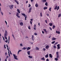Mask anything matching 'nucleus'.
<instances>
[{"mask_svg":"<svg viewBox=\"0 0 61 61\" xmlns=\"http://www.w3.org/2000/svg\"><path fill=\"white\" fill-rule=\"evenodd\" d=\"M56 57L55 58V60L56 61H57L58 59V58H59V53H58V52H56Z\"/></svg>","mask_w":61,"mask_h":61,"instance_id":"obj_1","label":"nucleus"},{"mask_svg":"<svg viewBox=\"0 0 61 61\" xmlns=\"http://www.w3.org/2000/svg\"><path fill=\"white\" fill-rule=\"evenodd\" d=\"M4 35L5 38L6 40L7 39V37H6V36H7V31L5 30Z\"/></svg>","mask_w":61,"mask_h":61,"instance_id":"obj_2","label":"nucleus"},{"mask_svg":"<svg viewBox=\"0 0 61 61\" xmlns=\"http://www.w3.org/2000/svg\"><path fill=\"white\" fill-rule=\"evenodd\" d=\"M13 56H14V58H15V59L16 60H18V59L17 58V56H16L15 55V54H13Z\"/></svg>","mask_w":61,"mask_h":61,"instance_id":"obj_3","label":"nucleus"},{"mask_svg":"<svg viewBox=\"0 0 61 61\" xmlns=\"http://www.w3.org/2000/svg\"><path fill=\"white\" fill-rule=\"evenodd\" d=\"M16 16L17 17H18V18H20V16H19V13H16Z\"/></svg>","mask_w":61,"mask_h":61,"instance_id":"obj_4","label":"nucleus"},{"mask_svg":"<svg viewBox=\"0 0 61 61\" xmlns=\"http://www.w3.org/2000/svg\"><path fill=\"white\" fill-rule=\"evenodd\" d=\"M14 6V5H11L9 6V7L10 8V9H12V8H13V6Z\"/></svg>","mask_w":61,"mask_h":61,"instance_id":"obj_5","label":"nucleus"},{"mask_svg":"<svg viewBox=\"0 0 61 61\" xmlns=\"http://www.w3.org/2000/svg\"><path fill=\"white\" fill-rule=\"evenodd\" d=\"M32 40H33V41H34V35H32Z\"/></svg>","mask_w":61,"mask_h":61,"instance_id":"obj_6","label":"nucleus"},{"mask_svg":"<svg viewBox=\"0 0 61 61\" xmlns=\"http://www.w3.org/2000/svg\"><path fill=\"white\" fill-rule=\"evenodd\" d=\"M32 10V7H30V8L29 11V13H30L31 12V10Z\"/></svg>","mask_w":61,"mask_h":61,"instance_id":"obj_7","label":"nucleus"},{"mask_svg":"<svg viewBox=\"0 0 61 61\" xmlns=\"http://www.w3.org/2000/svg\"><path fill=\"white\" fill-rule=\"evenodd\" d=\"M27 47L25 48V47H24L22 48V50H25L26 49H27Z\"/></svg>","mask_w":61,"mask_h":61,"instance_id":"obj_8","label":"nucleus"},{"mask_svg":"<svg viewBox=\"0 0 61 61\" xmlns=\"http://www.w3.org/2000/svg\"><path fill=\"white\" fill-rule=\"evenodd\" d=\"M56 39V38H54V37H53L52 38V41H54V40H55Z\"/></svg>","mask_w":61,"mask_h":61,"instance_id":"obj_9","label":"nucleus"},{"mask_svg":"<svg viewBox=\"0 0 61 61\" xmlns=\"http://www.w3.org/2000/svg\"><path fill=\"white\" fill-rule=\"evenodd\" d=\"M56 33L58 34H60V31H57V30L56 31Z\"/></svg>","mask_w":61,"mask_h":61,"instance_id":"obj_10","label":"nucleus"},{"mask_svg":"<svg viewBox=\"0 0 61 61\" xmlns=\"http://www.w3.org/2000/svg\"><path fill=\"white\" fill-rule=\"evenodd\" d=\"M49 56L50 57H51V58H52V57H53V56H52V55L51 54H49Z\"/></svg>","mask_w":61,"mask_h":61,"instance_id":"obj_11","label":"nucleus"},{"mask_svg":"<svg viewBox=\"0 0 61 61\" xmlns=\"http://www.w3.org/2000/svg\"><path fill=\"white\" fill-rule=\"evenodd\" d=\"M20 25H21V26H23V22H21L20 23Z\"/></svg>","mask_w":61,"mask_h":61,"instance_id":"obj_12","label":"nucleus"},{"mask_svg":"<svg viewBox=\"0 0 61 61\" xmlns=\"http://www.w3.org/2000/svg\"><path fill=\"white\" fill-rule=\"evenodd\" d=\"M27 54L28 55H30V51H29L27 52Z\"/></svg>","mask_w":61,"mask_h":61,"instance_id":"obj_13","label":"nucleus"},{"mask_svg":"<svg viewBox=\"0 0 61 61\" xmlns=\"http://www.w3.org/2000/svg\"><path fill=\"white\" fill-rule=\"evenodd\" d=\"M14 0L15 2H16L17 4V5H19V3H18V2L17 1H16V0Z\"/></svg>","mask_w":61,"mask_h":61,"instance_id":"obj_14","label":"nucleus"},{"mask_svg":"<svg viewBox=\"0 0 61 61\" xmlns=\"http://www.w3.org/2000/svg\"><path fill=\"white\" fill-rule=\"evenodd\" d=\"M45 57L46 58H47L48 57V54H46L45 56Z\"/></svg>","mask_w":61,"mask_h":61,"instance_id":"obj_15","label":"nucleus"},{"mask_svg":"<svg viewBox=\"0 0 61 61\" xmlns=\"http://www.w3.org/2000/svg\"><path fill=\"white\" fill-rule=\"evenodd\" d=\"M21 51H22V50H19L18 52V54H19V52H21Z\"/></svg>","mask_w":61,"mask_h":61,"instance_id":"obj_16","label":"nucleus"},{"mask_svg":"<svg viewBox=\"0 0 61 61\" xmlns=\"http://www.w3.org/2000/svg\"><path fill=\"white\" fill-rule=\"evenodd\" d=\"M28 57L30 58H33V56L30 55L28 56Z\"/></svg>","mask_w":61,"mask_h":61,"instance_id":"obj_17","label":"nucleus"},{"mask_svg":"<svg viewBox=\"0 0 61 61\" xmlns=\"http://www.w3.org/2000/svg\"><path fill=\"white\" fill-rule=\"evenodd\" d=\"M46 49H48L49 48V46L47 45L46 47Z\"/></svg>","mask_w":61,"mask_h":61,"instance_id":"obj_18","label":"nucleus"},{"mask_svg":"<svg viewBox=\"0 0 61 61\" xmlns=\"http://www.w3.org/2000/svg\"><path fill=\"white\" fill-rule=\"evenodd\" d=\"M9 56H6V58L5 59V61H7V58H8V57H9Z\"/></svg>","mask_w":61,"mask_h":61,"instance_id":"obj_19","label":"nucleus"},{"mask_svg":"<svg viewBox=\"0 0 61 61\" xmlns=\"http://www.w3.org/2000/svg\"><path fill=\"white\" fill-rule=\"evenodd\" d=\"M43 30H44V31L46 33H47V31H46V29H44Z\"/></svg>","mask_w":61,"mask_h":61,"instance_id":"obj_20","label":"nucleus"},{"mask_svg":"<svg viewBox=\"0 0 61 61\" xmlns=\"http://www.w3.org/2000/svg\"><path fill=\"white\" fill-rule=\"evenodd\" d=\"M21 14L22 15H23L24 16V17H25V13H21Z\"/></svg>","mask_w":61,"mask_h":61,"instance_id":"obj_21","label":"nucleus"},{"mask_svg":"<svg viewBox=\"0 0 61 61\" xmlns=\"http://www.w3.org/2000/svg\"><path fill=\"white\" fill-rule=\"evenodd\" d=\"M47 9V7H45L43 8L44 10H46V9Z\"/></svg>","mask_w":61,"mask_h":61,"instance_id":"obj_22","label":"nucleus"},{"mask_svg":"<svg viewBox=\"0 0 61 61\" xmlns=\"http://www.w3.org/2000/svg\"><path fill=\"white\" fill-rule=\"evenodd\" d=\"M44 58V57H43L41 59V60H44H44H45V59Z\"/></svg>","mask_w":61,"mask_h":61,"instance_id":"obj_23","label":"nucleus"},{"mask_svg":"<svg viewBox=\"0 0 61 61\" xmlns=\"http://www.w3.org/2000/svg\"><path fill=\"white\" fill-rule=\"evenodd\" d=\"M17 11L19 13V14H20V10H19V9H17Z\"/></svg>","mask_w":61,"mask_h":61,"instance_id":"obj_24","label":"nucleus"},{"mask_svg":"<svg viewBox=\"0 0 61 61\" xmlns=\"http://www.w3.org/2000/svg\"><path fill=\"white\" fill-rule=\"evenodd\" d=\"M9 41H10V37H9V36L8 44H9Z\"/></svg>","mask_w":61,"mask_h":61,"instance_id":"obj_25","label":"nucleus"},{"mask_svg":"<svg viewBox=\"0 0 61 61\" xmlns=\"http://www.w3.org/2000/svg\"><path fill=\"white\" fill-rule=\"evenodd\" d=\"M47 5H48V3L47 2H46L45 3V5H46V6H47Z\"/></svg>","mask_w":61,"mask_h":61,"instance_id":"obj_26","label":"nucleus"},{"mask_svg":"<svg viewBox=\"0 0 61 61\" xmlns=\"http://www.w3.org/2000/svg\"><path fill=\"white\" fill-rule=\"evenodd\" d=\"M27 49V50H28L30 49H31V48L30 47H28Z\"/></svg>","mask_w":61,"mask_h":61,"instance_id":"obj_27","label":"nucleus"},{"mask_svg":"<svg viewBox=\"0 0 61 61\" xmlns=\"http://www.w3.org/2000/svg\"><path fill=\"white\" fill-rule=\"evenodd\" d=\"M57 5H56L55 6V8H54V10H56V9H57Z\"/></svg>","mask_w":61,"mask_h":61,"instance_id":"obj_28","label":"nucleus"},{"mask_svg":"<svg viewBox=\"0 0 61 61\" xmlns=\"http://www.w3.org/2000/svg\"><path fill=\"white\" fill-rule=\"evenodd\" d=\"M42 2L44 3V2H46V0H42Z\"/></svg>","mask_w":61,"mask_h":61,"instance_id":"obj_29","label":"nucleus"},{"mask_svg":"<svg viewBox=\"0 0 61 61\" xmlns=\"http://www.w3.org/2000/svg\"><path fill=\"white\" fill-rule=\"evenodd\" d=\"M52 27H53V29H54V28H56V26H55V25H53V26Z\"/></svg>","mask_w":61,"mask_h":61,"instance_id":"obj_30","label":"nucleus"},{"mask_svg":"<svg viewBox=\"0 0 61 61\" xmlns=\"http://www.w3.org/2000/svg\"><path fill=\"white\" fill-rule=\"evenodd\" d=\"M49 25H50V26H51L52 25V23H49Z\"/></svg>","mask_w":61,"mask_h":61,"instance_id":"obj_31","label":"nucleus"},{"mask_svg":"<svg viewBox=\"0 0 61 61\" xmlns=\"http://www.w3.org/2000/svg\"><path fill=\"white\" fill-rule=\"evenodd\" d=\"M27 18V15H25V20H26V18Z\"/></svg>","mask_w":61,"mask_h":61,"instance_id":"obj_32","label":"nucleus"},{"mask_svg":"<svg viewBox=\"0 0 61 61\" xmlns=\"http://www.w3.org/2000/svg\"><path fill=\"white\" fill-rule=\"evenodd\" d=\"M35 6H36V7H38V5L37 4H36L35 5Z\"/></svg>","mask_w":61,"mask_h":61,"instance_id":"obj_33","label":"nucleus"},{"mask_svg":"<svg viewBox=\"0 0 61 61\" xmlns=\"http://www.w3.org/2000/svg\"><path fill=\"white\" fill-rule=\"evenodd\" d=\"M60 16H61V14H59L58 16V17H59Z\"/></svg>","mask_w":61,"mask_h":61,"instance_id":"obj_34","label":"nucleus"},{"mask_svg":"<svg viewBox=\"0 0 61 61\" xmlns=\"http://www.w3.org/2000/svg\"><path fill=\"white\" fill-rule=\"evenodd\" d=\"M39 49L38 47H36V50H39Z\"/></svg>","mask_w":61,"mask_h":61,"instance_id":"obj_35","label":"nucleus"},{"mask_svg":"<svg viewBox=\"0 0 61 61\" xmlns=\"http://www.w3.org/2000/svg\"><path fill=\"white\" fill-rule=\"evenodd\" d=\"M55 43V41H54L51 42V43L52 44H54Z\"/></svg>","mask_w":61,"mask_h":61,"instance_id":"obj_36","label":"nucleus"},{"mask_svg":"<svg viewBox=\"0 0 61 61\" xmlns=\"http://www.w3.org/2000/svg\"><path fill=\"white\" fill-rule=\"evenodd\" d=\"M40 16L42 17V12H41L40 13Z\"/></svg>","mask_w":61,"mask_h":61,"instance_id":"obj_37","label":"nucleus"},{"mask_svg":"<svg viewBox=\"0 0 61 61\" xmlns=\"http://www.w3.org/2000/svg\"><path fill=\"white\" fill-rule=\"evenodd\" d=\"M58 43V42H56L55 43V44H54V45H57V44Z\"/></svg>","mask_w":61,"mask_h":61,"instance_id":"obj_38","label":"nucleus"},{"mask_svg":"<svg viewBox=\"0 0 61 61\" xmlns=\"http://www.w3.org/2000/svg\"><path fill=\"white\" fill-rule=\"evenodd\" d=\"M20 46H23V44L22 43H21L20 44Z\"/></svg>","mask_w":61,"mask_h":61,"instance_id":"obj_39","label":"nucleus"},{"mask_svg":"<svg viewBox=\"0 0 61 61\" xmlns=\"http://www.w3.org/2000/svg\"><path fill=\"white\" fill-rule=\"evenodd\" d=\"M51 9H52V8H51V7H50L49 9V10L50 11V12H51Z\"/></svg>","mask_w":61,"mask_h":61,"instance_id":"obj_40","label":"nucleus"},{"mask_svg":"<svg viewBox=\"0 0 61 61\" xmlns=\"http://www.w3.org/2000/svg\"><path fill=\"white\" fill-rule=\"evenodd\" d=\"M46 49L44 48H43V51H46Z\"/></svg>","mask_w":61,"mask_h":61,"instance_id":"obj_41","label":"nucleus"},{"mask_svg":"<svg viewBox=\"0 0 61 61\" xmlns=\"http://www.w3.org/2000/svg\"><path fill=\"white\" fill-rule=\"evenodd\" d=\"M53 47L55 49V48H56V46H53Z\"/></svg>","mask_w":61,"mask_h":61,"instance_id":"obj_42","label":"nucleus"},{"mask_svg":"<svg viewBox=\"0 0 61 61\" xmlns=\"http://www.w3.org/2000/svg\"><path fill=\"white\" fill-rule=\"evenodd\" d=\"M57 48L58 49H60V46L57 47Z\"/></svg>","mask_w":61,"mask_h":61,"instance_id":"obj_43","label":"nucleus"},{"mask_svg":"<svg viewBox=\"0 0 61 61\" xmlns=\"http://www.w3.org/2000/svg\"><path fill=\"white\" fill-rule=\"evenodd\" d=\"M8 55L9 56V57H10V53H9V51H8Z\"/></svg>","mask_w":61,"mask_h":61,"instance_id":"obj_44","label":"nucleus"},{"mask_svg":"<svg viewBox=\"0 0 61 61\" xmlns=\"http://www.w3.org/2000/svg\"><path fill=\"white\" fill-rule=\"evenodd\" d=\"M57 47H58V46H60V44H58V45H57Z\"/></svg>","mask_w":61,"mask_h":61,"instance_id":"obj_45","label":"nucleus"},{"mask_svg":"<svg viewBox=\"0 0 61 61\" xmlns=\"http://www.w3.org/2000/svg\"><path fill=\"white\" fill-rule=\"evenodd\" d=\"M28 29H31V28H30V26H29Z\"/></svg>","mask_w":61,"mask_h":61,"instance_id":"obj_46","label":"nucleus"},{"mask_svg":"<svg viewBox=\"0 0 61 61\" xmlns=\"http://www.w3.org/2000/svg\"><path fill=\"white\" fill-rule=\"evenodd\" d=\"M5 56H6V55H7V52H6L5 53Z\"/></svg>","mask_w":61,"mask_h":61,"instance_id":"obj_47","label":"nucleus"},{"mask_svg":"<svg viewBox=\"0 0 61 61\" xmlns=\"http://www.w3.org/2000/svg\"><path fill=\"white\" fill-rule=\"evenodd\" d=\"M59 6H58L57 8V10H58L59 9Z\"/></svg>","mask_w":61,"mask_h":61,"instance_id":"obj_48","label":"nucleus"},{"mask_svg":"<svg viewBox=\"0 0 61 61\" xmlns=\"http://www.w3.org/2000/svg\"><path fill=\"white\" fill-rule=\"evenodd\" d=\"M9 51L10 52V55H12V53H11V51H10V50Z\"/></svg>","mask_w":61,"mask_h":61,"instance_id":"obj_49","label":"nucleus"},{"mask_svg":"<svg viewBox=\"0 0 61 61\" xmlns=\"http://www.w3.org/2000/svg\"><path fill=\"white\" fill-rule=\"evenodd\" d=\"M34 35H37V34L36 33H34Z\"/></svg>","mask_w":61,"mask_h":61,"instance_id":"obj_50","label":"nucleus"},{"mask_svg":"<svg viewBox=\"0 0 61 61\" xmlns=\"http://www.w3.org/2000/svg\"><path fill=\"white\" fill-rule=\"evenodd\" d=\"M49 28H50V30H51V31H52V28H51V27H50Z\"/></svg>","mask_w":61,"mask_h":61,"instance_id":"obj_51","label":"nucleus"},{"mask_svg":"<svg viewBox=\"0 0 61 61\" xmlns=\"http://www.w3.org/2000/svg\"><path fill=\"white\" fill-rule=\"evenodd\" d=\"M12 36H13V37L14 38V39L15 40V37H14V35L12 34Z\"/></svg>","mask_w":61,"mask_h":61,"instance_id":"obj_52","label":"nucleus"},{"mask_svg":"<svg viewBox=\"0 0 61 61\" xmlns=\"http://www.w3.org/2000/svg\"><path fill=\"white\" fill-rule=\"evenodd\" d=\"M5 22L6 25H7V22L5 20Z\"/></svg>","mask_w":61,"mask_h":61,"instance_id":"obj_53","label":"nucleus"},{"mask_svg":"<svg viewBox=\"0 0 61 61\" xmlns=\"http://www.w3.org/2000/svg\"><path fill=\"white\" fill-rule=\"evenodd\" d=\"M42 34H44L45 33V32L43 31H42Z\"/></svg>","mask_w":61,"mask_h":61,"instance_id":"obj_54","label":"nucleus"},{"mask_svg":"<svg viewBox=\"0 0 61 61\" xmlns=\"http://www.w3.org/2000/svg\"><path fill=\"white\" fill-rule=\"evenodd\" d=\"M46 61H49L48 59H46Z\"/></svg>","mask_w":61,"mask_h":61,"instance_id":"obj_55","label":"nucleus"},{"mask_svg":"<svg viewBox=\"0 0 61 61\" xmlns=\"http://www.w3.org/2000/svg\"><path fill=\"white\" fill-rule=\"evenodd\" d=\"M30 6H31V5L30 4H29V5L28 6V7H30Z\"/></svg>","mask_w":61,"mask_h":61,"instance_id":"obj_56","label":"nucleus"},{"mask_svg":"<svg viewBox=\"0 0 61 61\" xmlns=\"http://www.w3.org/2000/svg\"><path fill=\"white\" fill-rule=\"evenodd\" d=\"M34 27H36V24L34 25Z\"/></svg>","mask_w":61,"mask_h":61,"instance_id":"obj_57","label":"nucleus"},{"mask_svg":"<svg viewBox=\"0 0 61 61\" xmlns=\"http://www.w3.org/2000/svg\"><path fill=\"white\" fill-rule=\"evenodd\" d=\"M30 21H33V19H30Z\"/></svg>","mask_w":61,"mask_h":61,"instance_id":"obj_58","label":"nucleus"},{"mask_svg":"<svg viewBox=\"0 0 61 61\" xmlns=\"http://www.w3.org/2000/svg\"><path fill=\"white\" fill-rule=\"evenodd\" d=\"M5 42L6 43H8V41H5Z\"/></svg>","mask_w":61,"mask_h":61,"instance_id":"obj_59","label":"nucleus"},{"mask_svg":"<svg viewBox=\"0 0 61 61\" xmlns=\"http://www.w3.org/2000/svg\"><path fill=\"white\" fill-rule=\"evenodd\" d=\"M1 14H2V15H3V13L2 12H1Z\"/></svg>","mask_w":61,"mask_h":61,"instance_id":"obj_60","label":"nucleus"},{"mask_svg":"<svg viewBox=\"0 0 61 61\" xmlns=\"http://www.w3.org/2000/svg\"><path fill=\"white\" fill-rule=\"evenodd\" d=\"M30 24H31V25L32 24V21H30Z\"/></svg>","mask_w":61,"mask_h":61,"instance_id":"obj_61","label":"nucleus"},{"mask_svg":"<svg viewBox=\"0 0 61 61\" xmlns=\"http://www.w3.org/2000/svg\"><path fill=\"white\" fill-rule=\"evenodd\" d=\"M28 37L27 36H26L25 37V38H28Z\"/></svg>","mask_w":61,"mask_h":61,"instance_id":"obj_62","label":"nucleus"},{"mask_svg":"<svg viewBox=\"0 0 61 61\" xmlns=\"http://www.w3.org/2000/svg\"><path fill=\"white\" fill-rule=\"evenodd\" d=\"M45 22H46V24H47V21H46V20H45Z\"/></svg>","mask_w":61,"mask_h":61,"instance_id":"obj_63","label":"nucleus"},{"mask_svg":"<svg viewBox=\"0 0 61 61\" xmlns=\"http://www.w3.org/2000/svg\"><path fill=\"white\" fill-rule=\"evenodd\" d=\"M30 0L31 1V2H32L33 1H34V0Z\"/></svg>","mask_w":61,"mask_h":61,"instance_id":"obj_64","label":"nucleus"}]
</instances>
